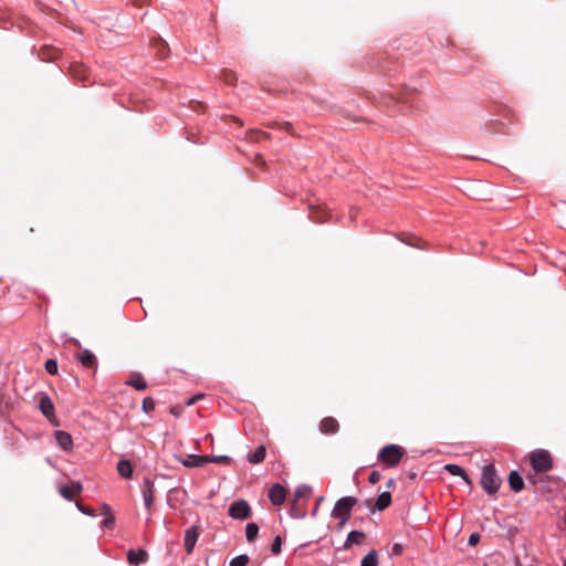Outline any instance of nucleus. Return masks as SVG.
Returning <instances> with one entry per match:
<instances>
[{
	"instance_id": "obj_21",
	"label": "nucleus",
	"mask_w": 566,
	"mask_h": 566,
	"mask_svg": "<svg viewBox=\"0 0 566 566\" xmlns=\"http://www.w3.org/2000/svg\"><path fill=\"white\" fill-rule=\"evenodd\" d=\"M117 471L125 479H129L133 474L132 464L127 460H120L117 463Z\"/></svg>"
},
{
	"instance_id": "obj_1",
	"label": "nucleus",
	"mask_w": 566,
	"mask_h": 566,
	"mask_svg": "<svg viewBox=\"0 0 566 566\" xmlns=\"http://www.w3.org/2000/svg\"><path fill=\"white\" fill-rule=\"evenodd\" d=\"M356 503L357 500L354 496H344L336 502L332 511V516L339 520V527H344V525L348 522L350 517V511Z\"/></svg>"
},
{
	"instance_id": "obj_33",
	"label": "nucleus",
	"mask_w": 566,
	"mask_h": 566,
	"mask_svg": "<svg viewBox=\"0 0 566 566\" xmlns=\"http://www.w3.org/2000/svg\"><path fill=\"white\" fill-rule=\"evenodd\" d=\"M403 548H402V545L399 544V543H396L392 545V548H391V554L392 555H400L402 553Z\"/></svg>"
},
{
	"instance_id": "obj_7",
	"label": "nucleus",
	"mask_w": 566,
	"mask_h": 566,
	"mask_svg": "<svg viewBox=\"0 0 566 566\" xmlns=\"http://www.w3.org/2000/svg\"><path fill=\"white\" fill-rule=\"evenodd\" d=\"M286 491L281 484H274L269 491V499L274 505H281L284 503Z\"/></svg>"
},
{
	"instance_id": "obj_25",
	"label": "nucleus",
	"mask_w": 566,
	"mask_h": 566,
	"mask_svg": "<svg viewBox=\"0 0 566 566\" xmlns=\"http://www.w3.org/2000/svg\"><path fill=\"white\" fill-rule=\"evenodd\" d=\"M249 563V556L245 554L232 558L229 566H245Z\"/></svg>"
},
{
	"instance_id": "obj_28",
	"label": "nucleus",
	"mask_w": 566,
	"mask_h": 566,
	"mask_svg": "<svg viewBox=\"0 0 566 566\" xmlns=\"http://www.w3.org/2000/svg\"><path fill=\"white\" fill-rule=\"evenodd\" d=\"M45 369L49 374L54 375L57 373V364L53 359H48L45 363Z\"/></svg>"
},
{
	"instance_id": "obj_17",
	"label": "nucleus",
	"mask_w": 566,
	"mask_h": 566,
	"mask_svg": "<svg viewBox=\"0 0 566 566\" xmlns=\"http://www.w3.org/2000/svg\"><path fill=\"white\" fill-rule=\"evenodd\" d=\"M126 385L134 387L137 390L146 389L147 385L144 378L139 374L132 375L127 380Z\"/></svg>"
},
{
	"instance_id": "obj_20",
	"label": "nucleus",
	"mask_w": 566,
	"mask_h": 566,
	"mask_svg": "<svg viewBox=\"0 0 566 566\" xmlns=\"http://www.w3.org/2000/svg\"><path fill=\"white\" fill-rule=\"evenodd\" d=\"M365 537L363 532L352 531L349 532L347 539L344 544V548H349L353 544H360L361 539Z\"/></svg>"
},
{
	"instance_id": "obj_31",
	"label": "nucleus",
	"mask_w": 566,
	"mask_h": 566,
	"mask_svg": "<svg viewBox=\"0 0 566 566\" xmlns=\"http://www.w3.org/2000/svg\"><path fill=\"white\" fill-rule=\"evenodd\" d=\"M480 541V534L479 533H472L469 537V541H468V544L470 546H474L479 543Z\"/></svg>"
},
{
	"instance_id": "obj_35",
	"label": "nucleus",
	"mask_w": 566,
	"mask_h": 566,
	"mask_svg": "<svg viewBox=\"0 0 566 566\" xmlns=\"http://www.w3.org/2000/svg\"><path fill=\"white\" fill-rule=\"evenodd\" d=\"M222 461H229V457H227V455L210 457V462L219 463Z\"/></svg>"
},
{
	"instance_id": "obj_26",
	"label": "nucleus",
	"mask_w": 566,
	"mask_h": 566,
	"mask_svg": "<svg viewBox=\"0 0 566 566\" xmlns=\"http://www.w3.org/2000/svg\"><path fill=\"white\" fill-rule=\"evenodd\" d=\"M153 492L154 491H146V489L143 490L144 504H145L146 509H148V510L150 509L153 501H154Z\"/></svg>"
},
{
	"instance_id": "obj_27",
	"label": "nucleus",
	"mask_w": 566,
	"mask_h": 566,
	"mask_svg": "<svg viewBox=\"0 0 566 566\" xmlns=\"http://www.w3.org/2000/svg\"><path fill=\"white\" fill-rule=\"evenodd\" d=\"M327 212L324 209H317L312 212V218L315 222H323L325 220Z\"/></svg>"
},
{
	"instance_id": "obj_45",
	"label": "nucleus",
	"mask_w": 566,
	"mask_h": 566,
	"mask_svg": "<svg viewBox=\"0 0 566 566\" xmlns=\"http://www.w3.org/2000/svg\"><path fill=\"white\" fill-rule=\"evenodd\" d=\"M483 566H488L486 564H484Z\"/></svg>"
},
{
	"instance_id": "obj_43",
	"label": "nucleus",
	"mask_w": 566,
	"mask_h": 566,
	"mask_svg": "<svg viewBox=\"0 0 566 566\" xmlns=\"http://www.w3.org/2000/svg\"><path fill=\"white\" fill-rule=\"evenodd\" d=\"M323 499H324L323 496H322V497H319V500H318V504H322Z\"/></svg>"
},
{
	"instance_id": "obj_44",
	"label": "nucleus",
	"mask_w": 566,
	"mask_h": 566,
	"mask_svg": "<svg viewBox=\"0 0 566 566\" xmlns=\"http://www.w3.org/2000/svg\"><path fill=\"white\" fill-rule=\"evenodd\" d=\"M564 566H566V559L564 560Z\"/></svg>"
},
{
	"instance_id": "obj_4",
	"label": "nucleus",
	"mask_w": 566,
	"mask_h": 566,
	"mask_svg": "<svg viewBox=\"0 0 566 566\" xmlns=\"http://www.w3.org/2000/svg\"><path fill=\"white\" fill-rule=\"evenodd\" d=\"M403 454L401 447L396 444H389L384 447L379 451V459L390 467H395L399 463Z\"/></svg>"
},
{
	"instance_id": "obj_9",
	"label": "nucleus",
	"mask_w": 566,
	"mask_h": 566,
	"mask_svg": "<svg viewBox=\"0 0 566 566\" xmlns=\"http://www.w3.org/2000/svg\"><path fill=\"white\" fill-rule=\"evenodd\" d=\"M54 437H55L56 443L59 444V447L61 449H63L64 451L72 450L73 439L70 433H67L66 431H63V430H57V431H55Z\"/></svg>"
},
{
	"instance_id": "obj_40",
	"label": "nucleus",
	"mask_w": 566,
	"mask_h": 566,
	"mask_svg": "<svg viewBox=\"0 0 566 566\" xmlns=\"http://www.w3.org/2000/svg\"><path fill=\"white\" fill-rule=\"evenodd\" d=\"M202 396L201 395H197V396H193L189 399V401L187 402L188 406H191L193 405L196 401H198Z\"/></svg>"
},
{
	"instance_id": "obj_42",
	"label": "nucleus",
	"mask_w": 566,
	"mask_h": 566,
	"mask_svg": "<svg viewBox=\"0 0 566 566\" xmlns=\"http://www.w3.org/2000/svg\"><path fill=\"white\" fill-rule=\"evenodd\" d=\"M323 499H324L323 496H322V497H319V500H318V504H322Z\"/></svg>"
},
{
	"instance_id": "obj_23",
	"label": "nucleus",
	"mask_w": 566,
	"mask_h": 566,
	"mask_svg": "<svg viewBox=\"0 0 566 566\" xmlns=\"http://www.w3.org/2000/svg\"><path fill=\"white\" fill-rule=\"evenodd\" d=\"M360 566H378V556L376 551H370L361 559Z\"/></svg>"
},
{
	"instance_id": "obj_6",
	"label": "nucleus",
	"mask_w": 566,
	"mask_h": 566,
	"mask_svg": "<svg viewBox=\"0 0 566 566\" xmlns=\"http://www.w3.org/2000/svg\"><path fill=\"white\" fill-rule=\"evenodd\" d=\"M199 537V528L198 526H191L185 532V548L188 554L193 552L196 543Z\"/></svg>"
},
{
	"instance_id": "obj_41",
	"label": "nucleus",
	"mask_w": 566,
	"mask_h": 566,
	"mask_svg": "<svg viewBox=\"0 0 566 566\" xmlns=\"http://www.w3.org/2000/svg\"><path fill=\"white\" fill-rule=\"evenodd\" d=\"M316 513H317V506L315 509H313L312 515H316Z\"/></svg>"
},
{
	"instance_id": "obj_37",
	"label": "nucleus",
	"mask_w": 566,
	"mask_h": 566,
	"mask_svg": "<svg viewBox=\"0 0 566 566\" xmlns=\"http://www.w3.org/2000/svg\"><path fill=\"white\" fill-rule=\"evenodd\" d=\"M157 46H158V54L164 57L165 56V50H166V44L163 42V41H159L157 43Z\"/></svg>"
},
{
	"instance_id": "obj_32",
	"label": "nucleus",
	"mask_w": 566,
	"mask_h": 566,
	"mask_svg": "<svg viewBox=\"0 0 566 566\" xmlns=\"http://www.w3.org/2000/svg\"><path fill=\"white\" fill-rule=\"evenodd\" d=\"M142 489H146V491H154V483L149 480V479H145L143 481V485H142Z\"/></svg>"
},
{
	"instance_id": "obj_18",
	"label": "nucleus",
	"mask_w": 566,
	"mask_h": 566,
	"mask_svg": "<svg viewBox=\"0 0 566 566\" xmlns=\"http://www.w3.org/2000/svg\"><path fill=\"white\" fill-rule=\"evenodd\" d=\"M391 495L389 492H382L378 495L377 501L375 503V509L378 511H382L390 505Z\"/></svg>"
},
{
	"instance_id": "obj_2",
	"label": "nucleus",
	"mask_w": 566,
	"mask_h": 566,
	"mask_svg": "<svg viewBox=\"0 0 566 566\" xmlns=\"http://www.w3.org/2000/svg\"><path fill=\"white\" fill-rule=\"evenodd\" d=\"M481 485L484 491L491 495L499 491L501 480L497 476L495 469L492 464L484 465L481 475Z\"/></svg>"
},
{
	"instance_id": "obj_11",
	"label": "nucleus",
	"mask_w": 566,
	"mask_h": 566,
	"mask_svg": "<svg viewBox=\"0 0 566 566\" xmlns=\"http://www.w3.org/2000/svg\"><path fill=\"white\" fill-rule=\"evenodd\" d=\"M39 407L41 412L48 418L53 419L54 418V406L50 397L43 395L40 398Z\"/></svg>"
},
{
	"instance_id": "obj_34",
	"label": "nucleus",
	"mask_w": 566,
	"mask_h": 566,
	"mask_svg": "<svg viewBox=\"0 0 566 566\" xmlns=\"http://www.w3.org/2000/svg\"><path fill=\"white\" fill-rule=\"evenodd\" d=\"M72 73L75 77H78L81 80H84V75L82 74V69L81 66H73L72 67Z\"/></svg>"
},
{
	"instance_id": "obj_22",
	"label": "nucleus",
	"mask_w": 566,
	"mask_h": 566,
	"mask_svg": "<svg viewBox=\"0 0 566 566\" xmlns=\"http://www.w3.org/2000/svg\"><path fill=\"white\" fill-rule=\"evenodd\" d=\"M265 458V448L263 446H260L255 449L254 452L250 453L248 455V460L250 463H260Z\"/></svg>"
},
{
	"instance_id": "obj_15",
	"label": "nucleus",
	"mask_w": 566,
	"mask_h": 566,
	"mask_svg": "<svg viewBox=\"0 0 566 566\" xmlns=\"http://www.w3.org/2000/svg\"><path fill=\"white\" fill-rule=\"evenodd\" d=\"M444 470L448 471L451 475L461 476L467 484H471V480L465 471L458 464H447Z\"/></svg>"
},
{
	"instance_id": "obj_13",
	"label": "nucleus",
	"mask_w": 566,
	"mask_h": 566,
	"mask_svg": "<svg viewBox=\"0 0 566 566\" xmlns=\"http://www.w3.org/2000/svg\"><path fill=\"white\" fill-rule=\"evenodd\" d=\"M77 358L78 360L81 361V364L85 367H95L96 366V357L95 355L88 350V349H83L78 355H77Z\"/></svg>"
},
{
	"instance_id": "obj_29",
	"label": "nucleus",
	"mask_w": 566,
	"mask_h": 566,
	"mask_svg": "<svg viewBox=\"0 0 566 566\" xmlns=\"http://www.w3.org/2000/svg\"><path fill=\"white\" fill-rule=\"evenodd\" d=\"M155 408V403H154V400L149 397L145 398L143 400V410L145 412H149L151 411L153 409Z\"/></svg>"
},
{
	"instance_id": "obj_16",
	"label": "nucleus",
	"mask_w": 566,
	"mask_h": 566,
	"mask_svg": "<svg viewBox=\"0 0 566 566\" xmlns=\"http://www.w3.org/2000/svg\"><path fill=\"white\" fill-rule=\"evenodd\" d=\"M509 484L514 492H520L524 486L523 479L516 471L510 473Z\"/></svg>"
},
{
	"instance_id": "obj_14",
	"label": "nucleus",
	"mask_w": 566,
	"mask_h": 566,
	"mask_svg": "<svg viewBox=\"0 0 566 566\" xmlns=\"http://www.w3.org/2000/svg\"><path fill=\"white\" fill-rule=\"evenodd\" d=\"M319 429L323 433H334L338 430V422L332 417L324 418L321 421Z\"/></svg>"
},
{
	"instance_id": "obj_36",
	"label": "nucleus",
	"mask_w": 566,
	"mask_h": 566,
	"mask_svg": "<svg viewBox=\"0 0 566 566\" xmlns=\"http://www.w3.org/2000/svg\"><path fill=\"white\" fill-rule=\"evenodd\" d=\"M379 479H380V475L376 471L371 472L369 475V482L373 484L377 483L379 481Z\"/></svg>"
},
{
	"instance_id": "obj_10",
	"label": "nucleus",
	"mask_w": 566,
	"mask_h": 566,
	"mask_svg": "<svg viewBox=\"0 0 566 566\" xmlns=\"http://www.w3.org/2000/svg\"><path fill=\"white\" fill-rule=\"evenodd\" d=\"M148 559V554L145 549H130L127 553V560L130 565L137 566L143 563H146Z\"/></svg>"
},
{
	"instance_id": "obj_38",
	"label": "nucleus",
	"mask_w": 566,
	"mask_h": 566,
	"mask_svg": "<svg viewBox=\"0 0 566 566\" xmlns=\"http://www.w3.org/2000/svg\"><path fill=\"white\" fill-rule=\"evenodd\" d=\"M76 505H77V509H78L82 513H84V514H86V515H94V514H93V511H92L90 507L82 506V505H81V504H78V503H77Z\"/></svg>"
},
{
	"instance_id": "obj_30",
	"label": "nucleus",
	"mask_w": 566,
	"mask_h": 566,
	"mask_svg": "<svg viewBox=\"0 0 566 566\" xmlns=\"http://www.w3.org/2000/svg\"><path fill=\"white\" fill-rule=\"evenodd\" d=\"M281 538L280 536L275 537L274 542L272 543V553L273 554H279L281 552Z\"/></svg>"
},
{
	"instance_id": "obj_8",
	"label": "nucleus",
	"mask_w": 566,
	"mask_h": 566,
	"mask_svg": "<svg viewBox=\"0 0 566 566\" xmlns=\"http://www.w3.org/2000/svg\"><path fill=\"white\" fill-rule=\"evenodd\" d=\"M180 462L187 468H199L209 463L210 457L189 454L186 459L180 460Z\"/></svg>"
},
{
	"instance_id": "obj_39",
	"label": "nucleus",
	"mask_w": 566,
	"mask_h": 566,
	"mask_svg": "<svg viewBox=\"0 0 566 566\" xmlns=\"http://www.w3.org/2000/svg\"><path fill=\"white\" fill-rule=\"evenodd\" d=\"M103 525L106 526V527H112L114 525V518L113 516H107L104 521H103Z\"/></svg>"
},
{
	"instance_id": "obj_19",
	"label": "nucleus",
	"mask_w": 566,
	"mask_h": 566,
	"mask_svg": "<svg viewBox=\"0 0 566 566\" xmlns=\"http://www.w3.org/2000/svg\"><path fill=\"white\" fill-rule=\"evenodd\" d=\"M312 491H313V489L310 485H306V484L298 485L294 491L293 505H295L297 500H300L302 497H308L312 494Z\"/></svg>"
},
{
	"instance_id": "obj_5",
	"label": "nucleus",
	"mask_w": 566,
	"mask_h": 566,
	"mask_svg": "<svg viewBox=\"0 0 566 566\" xmlns=\"http://www.w3.org/2000/svg\"><path fill=\"white\" fill-rule=\"evenodd\" d=\"M229 515L234 520H247L251 515V507L244 500H237L231 503Z\"/></svg>"
},
{
	"instance_id": "obj_24",
	"label": "nucleus",
	"mask_w": 566,
	"mask_h": 566,
	"mask_svg": "<svg viewBox=\"0 0 566 566\" xmlns=\"http://www.w3.org/2000/svg\"><path fill=\"white\" fill-rule=\"evenodd\" d=\"M259 533V526L255 523H249L245 526V536L248 542H253Z\"/></svg>"
},
{
	"instance_id": "obj_12",
	"label": "nucleus",
	"mask_w": 566,
	"mask_h": 566,
	"mask_svg": "<svg viewBox=\"0 0 566 566\" xmlns=\"http://www.w3.org/2000/svg\"><path fill=\"white\" fill-rule=\"evenodd\" d=\"M81 491L82 485L78 482H73L71 485L60 488V494L66 500H71L74 495L80 494Z\"/></svg>"
},
{
	"instance_id": "obj_3",
	"label": "nucleus",
	"mask_w": 566,
	"mask_h": 566,
	"mask_svg": "<svg viewBox=\"0 0 566 566\" xmlns=\"http://www.w3.org/2000/svg\"><path fill=\"white\" fill-rule=\"evenodd\" d=\"M530 462L534 471L546 472L552 469L553 461L548 451L539 449L530 454Z\"/></svg>"
}]
</instances>
